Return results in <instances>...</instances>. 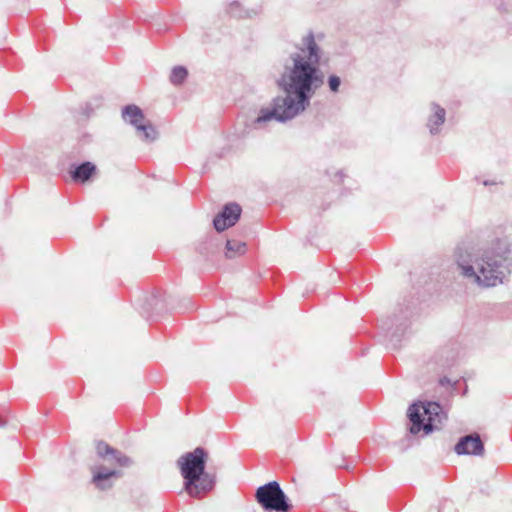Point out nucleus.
<instances>
[{
  "label": "nucleus",
  "mask_w": 512,
  "mask_h": 512,
  "mask_svg": "<svg viewBox=\"0 0 512 512\" xmlns=\"http://www.w3.org/2000/svg\"><path fill=\"white\" fill-rule=\"evenodd\" d=\"M322 39V34L309 31L281 60L275 84L283 94L272 98L269 106L258 111L249 124L251 130L266 129L272 121L289 122L310 106L312 96L324 83V74L319 68Z\"/></svg>",
  "instance_id": "1"
},
{
  "label": "nucleus",
  "mask_w": 512,
  "mask_h": 512,
  "mask_svg": "<svg viewBox=\"0 0 512 512\" xmlns=\"http://www.w3.org/2000/svg\"><path fill=\"white\" fill-rule=\"evenodd\" d=\"M459 275L482 289L503 285L512 274V239L495 231L483 232L454 251Z\"/></svg>",
  "instance_id": "2"
},
{
  "label": "nucleus",
  "mask_w": 512,
  "mask_h": 512,
  "mask_svg": "<svg viewBox=\"0 0 512 512\" xmlns=\"http://www.w3.org/2000/svg\"><path fill=\"white\" fill-rule=\"evenodd\" d=\"M207 452L202 447L182 455L177 464L184 478V489L194 498H200L214 487V477L205 471Z\"/></svg>",
  "instance_id": "3"
},
{
  "label": "nucleus",
  "mask_w": 512,
  "mask_h": 512,
  "mask_svg": "<svg viewBox=\"0 0 512 512\" xmlns=\"http://www.w3.org/2000/svg\"><path fill=\"white\" fill-rule=\"evenodd\" d=\"M408 417L411 421V434H417L421 430L425 434H429L433 430L439 429L446 418L441 406L436 402L412 404L408 409Z\"/></svg>",
  "instance_id": "4"
},
{
  "label": "nucleus",
  "mask_w": 512,
  "mask_h": 512,
  "mask_svg": "<svg viewBox=\"0 0 512 512\" xmlns=\"http://www.w3.org/2000/svg\"><path fill=\"white\" fill-rule=\"evenodd\" d=\"M255 498L265 511L288 512L291 505L277 481H271L257 488Z\"/></svg>",
  "instance_id": "5"
},
{
  "label": "nucleus",
  "mask_w": 512,
  "mask_h": 512,
  "mask_svg": "<svg viewBox=\"0 0 512 512\" xmlns=\"http://www.w3.org/2000/svg\"><path fill=\"white\" fill-rule=\"evenodd\" d=\"M96 452L102 461L99 464H104L106 467H115L116 469H119L130 467L133 464L130 457L104 442L97 443Z\"/></svg>",
  "instance_id": "6"
},
{
  "label": "nucleus",
  "mask_w": 512,
  "mask_h": 512,
  "mask_svg": "<svg viewBox=\"0 0 512 512\" xmlns=\"http://www.w3.org/2000/svg\"><path fill=\"white\" fill-rule=\"evenodd\" d=\"M90 471L92 473L91 482L102 491L112 488L116 480L122 476L119 469L106 467L104 464H94L90 467Z\"/></svg>",
  "instance_id": "7"
},
{
  "label": "nucleus",
  "mask_w": 512,
  "mask_h": 512,
  "mask_svg": "<svg viewBox=\"0 0 512 512\" xmlns=\"http://www.w3.org/2000/svg\"><path fill=\"white\" fill-rule=\"evenodd\" d=\"M241 211V207L236 203L226 204L222 211L215 216L213 220L214 228L218 232H222L225 229L232 227L238 221Z\"/></svg>",
  "instance_id": "8"
},
{
  "label": "nucleus",
  "mask_w": 512,
  "mask_h": 512,
  "mask_svg": "<svg viewBox=\"0 0 512 512\" xmlns=\"http://www.w3.org/2000/svg\"><path fill=\"white\" fill-rule=\"evenodd\" d=\"M454 451L458 455L482 456L485 449L479 434L474 433L461 437L455 445Z\"/></svg>",
  "instance_id": "9"
},
{
  "label": "nucleus",
  "mask_w": 512,
  "mask_h": 512,
  "mask_svg": "<svg viewBox=\"0 0 512 512\" xmlns=\"http://www.w3.org/2000/svg\"><path fill=\"white\" fill-rule=\"evenodd\" d=\"M446 121V110L436 102L428 105V114L426 117V127L431 135L441 133Z\"/></svg>",
  "instance_id": "10"
},
{
  "label": "nucleus",
  "mask_w": 512,
  "mask_h": 512,
  "mask_svg": "<svg viewBox=\"0 0 512 512\" xmlns=\"http://www.w3.org/2000/svg\"><path fill=\"white\" fill-rule=\"evenodd\" d=\"M122 118L125 123L134 127V129L146 120L143 111L137 105H127L122 109Z\"/></svg>",
  "instance_id": "11"
},
{
  "label": "nucleus",
  "mask_w": 512,
  "mask_h": 512,
  "mask_svg": "<svg viewBox=\"0 0 512 512\" xmlns=\"http://www.w3.org/2000/svg\"><path fill=\"white\" fill-rule=\"evenodd\" d=\"M135 133L141 141L146 143L154 142L158 138V131L147 119L135 128Z\"/></svg>",
  "instance_id": "12"
},
{
  "label": "nucleus",
  "mask_w": 512,
  "mask_h": 512,
  "mask_svg": "<svg viewBox=\"0 0 512 512\" xmlns=\"http://www.w3.org/2000/svg\"><path fill=\"white\" fill-rule=\"evenodd\" d=\"M96 166L91 162H83L70 171L71 178L76 182H85L89 180L95 172Z\"/></svg>",
  "instance_id": "13"
},
{
  "label": "nucleus",
  "mask_w": 512,
  "mask_h": 512,
  "mask_svg": "<svg viewBox=\"0 0 512 512\" xmlns=\"http://www.w3.org/2000/svg\"><path fill=\"white\" fill-rule=\"evenodd\" d=\"M229 11L235 17L252 18L260 13L261 7L257 6L249 9L245 8L243 3H241L240 1H234L230 4Z\"/></svg>",
  "instance_id": "14"
},
{
  "label": "nucleus",
  "mask_w": 512,
  "mask_h": 512,
  "mask_svg": "<svg viewBox=\"0 0 512 512\" xmlns=\"http://www.w3.org/2000/svg\"><path fill=\"white\" fill-rule=\"evenodd\" d=\"M247 251L246 243L236 239H229L226 242V258L232 259L244 255Z\"/></svg>",
  "instance_id": "15"
},
{
  "label": "nucleus",
  "mask_w": 512,
  "mask_h": 512,
  "mask_svg": "<svg viewBox=\"0 0 512 512\" xmlns=\"http://www.w3.org/2000/svg\"><path fill=\"white\" fill-rule=\"evenodd\" d=\"M188 75L187 69L183 66H176L172 69L170 74V81L174 85H179L184 82Z\"/></svg>",
  "instance_id": "16"
},
{
  "label": "nucleus",
  "mask_w": 512,
  "mask_h": 512,
  "mask_svg": "<svg viewBox=\"0 0 512 512\" xmlns=\"http://www.w3.org/2000/svg\"><path fill=\"white\" fill-rule=\"evenodd\" d=\"M327 83H328V87H329L331 92L338 93L342 81H341V78L339 76L333 74V75H330L328 77Z\"/></svg>",
  "instance_id": "17"
},
{
  "label": "nucleus",
  "mask_w": 512,
  "mask_h": 512,
  "mask_svg": "<svg viewBox=\"0 0 512 512\" xmlns=\"http://www.w3.org/2000/svg\"><path fill=\"white\" fill-rule=\"evenodd\" d=\"M497 9L502 12H509L512 9V0H507L506 4H498Z\"/></svg>",
  "instance_id": "18"
},
{
  "label": "nucleus",
  "mask_w": 512,
  "mask_h": 512,
  "mask_svg": "<svg viewBox=\"0 0 512 512\" xmlns=\"http://www.w3.org/2000/svg\"><path fill=\"white\" fill-rule=\"evenodd\" d=\"M483 184H484L485 186H489V185H496V184H498V182H497V181H495V180H492V181L485 180V181L483 182Z\"/></svg>",
  "instance_id": "19"
}]
</instances>
